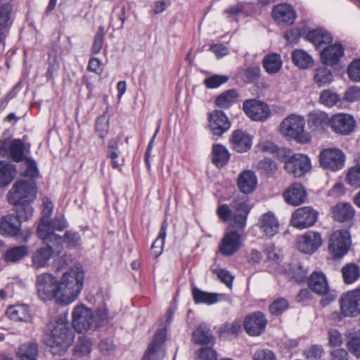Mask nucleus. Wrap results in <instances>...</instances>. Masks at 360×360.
Here are the masks:
<instances>
[{"label": "nucleus", "instance_id": "obj_1", "mask_svg": "<svg viewBox=\"0 0 360 360\" xmlns=\"http://www.w3.org/2000/svg\"><path fill=\"white\" fill-rule=\"evenodd\" d=\"M45 342L54 355L63 354L72 345L75 333L70 327L67 319L56 317L47 324Z\"/></svg>", "mask_w": 360, "mask_h": 360}, {"label": "nucleus", "instance_id": "obj_2", "mask_svg": "<svg viewBox=\"0 0 360 360\" xmlns=\"http://www.w3.org/2000/svg\"><path fill=\"white\" fill-rule=\"evenodd\" d=\"M84 273L82 268H71L63 273L59 285L58 303L69 304L79 297L84 285Z\"/></svg>", "mask_w": 360, "mask_h": 360}, {"label": "nucleus", "instance_id": "obj_3", "mask_svg": "<svg viewBox=\"0 0 360 360\" xmlns=\"http://www.w3.org/2000/svg\"><path fill=\"white\" fill-rule=\"evenodd\" d=\"M304 119L296 115L285 118L280 124V132L284 136L294 139L301 143H307L311 136L304 131Z\"/></svg>", "mask_w": 360, "mask_h": 360}, {"label": "nucleus", "instance_id": "obj_4", "mask_svg": "<svg viewBox=\"0 0 360 360\" xmlns=\"http://www.w3.org/2000/svg\"><path fill=\"white\" fill-rule=\"evenodd\" d=\"M37 195V187L32 181H19L16 182L7 195L10 204H27L33 201Z\"/></svg>", "mask_w": 360, "mask_h": 360}, {"label": "nucleus", "instance_id": "obj_5", "mask_svg": "<svg viewBox=\"0 0 360 360\" xmlns=\"http://www.w3.org/2000/svg\"><path fill=\"white\" fill-rule=\"evenodd\" d=\"M36 287L39 299L44 302L56 300L58 303L59 285L56 278L51 274H39L36 278Z\"/></svg>", "mask_w": 360, "mask_h": 360}, {"label": "nucleus", "instance_id": "obj_6", "mask_svg": "<svg viewBox=\"0 0 360 360\" xmlns=\"http://www.w3.org/2000/svg\"><path fill=\"white\" fill-rule=\"evenodd\" d=\"M308 285L314 293L324 296L321 300L324 305L328 304L337 297L336 292L330 290L326 277L322 272H313L308 278Z\"/></svg>", "mask_w": 360, "mask_h": 360}, {"label": "nucleus", "instance_id": "obj_7", "mask_svg": "<svg viewBox=\"0 0 360 360\" xmlns=\"http://www.w3.org/2000/svg\"><path fill=\"white\" fill-rule=\"evenodd\" d=\"M351 244L349 231L338 230L334 231L330 237L328 250L333 257L342 258L348 252Z\"/></svg>", "mask_w": 360, "mask_h": 360}, {"label": "nucleus", "instance_id": "obj_8", "mask_svg": "<svg viewBox=\"0 0 360 360\" xmlns=\"http://www.w3.org/2000/svg\"><path fill=\"white\" fill-rule=\"evenodd\" d=\"M166 330L158 329L149 343L141 360H162L165 356Z\"/></svg>", "mask_w": 360, "mask_h": 360}, {"label": "nucleus", "instance_id": "obj_9", "mask_svg": "<svg viewBox=\"0 0 360 360\" xmlns=\"http://www.w3.org/2000/svg\"><path fill=\"white\" fill-rule=\"evenodd\" d=\"M72 326L79 333L89 330L94 321L93 311L84 304L76 306L72 311Z\"/></svg>", "mask_w": 360, "mask_h": 360}, {"label": "nucleus", "instance_id": "obj_10", "mask_svg": "<svg viewBox=\"0 0 360 360\" xmlns=\"http://www.w3.org/2000/svg\"><path fill=\"white\" fill-rule=\"evenodd\" d=\"M345 154L338 148H329L324 149L319 155L321 166L333 172L342 169L345 165Z\"/></svg>", "mask_w": 360, "mask_h": 360}, {"label": "nucleus", "instance_id": "obj_11", "mask_svg": "<svg viewBox=\"0 0 360 360\" xmlns=\"http://www.w3.org/2000/svg\"><path fill=\"white\" fill-rule=\"evenodd\" d=\"M243 108L247 116L254 121L264 122L271 114L268 105L256 99L245 101Z\"/></svg>", "mask_w": 360, "mask_h": 360}, {"label": "nucleus", "instance_id": "obj_12", "mask_svg": "<svg viewBox=\"0 0 360 360\" xmlns=\"http://www.w3.org/2000/svg\"><path fill=\"white\" fill-rule=\"evenodd\" d=\"M341 313L344 316H356L360 314V289L343 294L340 299Z\"/></svg>", "mask_w": 360, "mask_h": 360}, {"label": "nucleus", "instance_id": "obj_13", "mask_svg": "<svg viewBox=\"0 0 360 360\" xmlns=\"http://www.w3.org/2000/svg\"><path fill=\"white\" fill-rule=\"evenodd\" d=\"M311 169L310 160L303 154H293L291 158L286 160L284 169L294 177L303 176Z\"/></svg>", "mask_w": 360, "mask_h": 360}, {"label": "nucleus", "instance_id": "obj_14", "mask_svg": "<svg viewBox=\"0 0 360 360\" xmlns=\"http://www.w3.org/2000/svg\"><path fill=\"white\" fill-rule=\"evenodd\" d=\"M318 218V212L310 207L298 208L292 216L291 223L293 226L304 229L313 226Z\"/></svg>", "mask_w": 360, "mask_h": 360}, {"label": "nucleus", "instance_id": "obj_15", "mask_svg": "<svg viewBox=\"0 0 360 360\" xmlns=\"http://www.w3.org/2000/svg\"><path fill=\"white\" fill-rule=\"evenodd\" d=\"M355 126L354 118L349 114L339 113L333 115L331 118V129L335 133L340 135L350 134L354 131Z\"/></svg>", "mask_w": 360, "mask_h": 360}, {"label": "nucleus", "instance_id": "obj_16", "mask_svg": "<svg viewBox=\"0 0 360 360\" xmlns=\"http://www.w3.org/2000/svg\"><path fill=\"white\" fill-rule=\"evenodd\" d=\"M273 19L281 25H291L294 23L297 14L294 8L288 4H279L273 7Z\"/></svg>", "mask_w": 360, "mask_h": 360}, {"label": "nucleus", "instance_id": "obj_17", "mask_svg": "<svg viewBox=\"0 0 360 360\" xmlns=\"http://www.w3.org/2000/svg\"><path fill=\"white\" fill-rule=\"evenodd\" d=\"M231 127V122L221 110H215L210 114L209 128L214 136H221Z\"/></svg>", "mask_w": 360, "mask_h": 360}, {"label": "nucleus", "instance_id": "obj_18", "mask_svg": "<svg viewBox=\"0 0 360 360\" xmlns=\"http://www.w3.org/2000/svg\"><path fill=\"white\" fill-rule=\"evenodd\" d=\"M283 197L287 204L298 206L306 201L307 193L302 184L294 183L284 191Z\"/></svg>", "mask_w": 360, "mask_h": 360}, {"label": "nucleus", "instance_id": "obj_19", "mask_svg": "<svg viewBox=\"0 0 360 360\" xmlns=\"http://www.w3.org/2000/svg\"><path fill=\"white\" fill-rule=\"evenodd\" d=\"M266 319L262 312H255L246 316L244 321V328L246 333L251 336H257L262 334L265 329Z\"/></svg>", "mask_w": 360, "mask_h": 360}, {"label": "nucleus", "instance_id": "obj_20", "mask_svg": "<svg viewBox=\"0 0 360 360\" xmlns=\"http://www.w3.org/2000/svg\"><path fill=\"white\" fill-rule=\"evenodd\" d=\"M240 236L236 231H229L224 236L219 245V251L224 256L234 255L240 248Z\"/></svg>", "mask_w": 360, "mask_h": 360}, {"label": "nucleus", "instance_id": "obj_21", "mask_svg": "<svg viewBox=\"0 0 360 360\" xmlns=\"http://www.w3.org/2000/svg\"><path fill=\"white\" fill-rule=\"evenodd\" d=\"M344 53V48L340 44H328L321 50L320 58L324 65L333 66L339 63Z\"/></svg>", "mask_w": 360, "mask_h": 360}, {"label": "nucleus", "instance_id": "obj_22", "mask_svg": "<svg viewBox=\"0 0 360 360\" xmlns=\"http://www.w3.org/2000/svg\"><path fill=\"white\" fill-rule=\"evenodd\" d=\"M322 244L320 233L308 231L298 241V249L306 254H313Z\"/></svg>", "mask_w": 360, "mask_h": 360}, {"label": "nucleus", "instance_id": "obj_23", "mask_svg": "<svg viewBox=\"0 0 360 360\" xmlns=\"http://www.w3.org/2000/svg\"><path fill=\"white\" fill-rule=\"evenodd\" d=\"M46 225L47 227L44 229L45 231L46 237H39L40 239L44 240L45 243H49L52 240H56L58 243H60L62 240L61 237L54 232L55 231H63L67 227V222L65 218L61 216L59 217H56L54 219L50 221L49 220Z\"/></svg>", "mask_w": 360, "mask_h": 360}, {"label": "nucleus", "instance_id": "obj_24", "mask_svg": "<svg viewBox=\"0 0 360 360\" xmlns=\"http://www.w3.org/2000/svg\"><path fill=\"white\" fill-rule=\"evenodd\" d=\"M21 231V224L18 217L8 214L0 220V234L8 237H18Z\"/></svg>", "mask_w": 360, "mask_h": 360}, {"label": "nucleus", "instance_id": "obj_25", "mask_svg": "<svg viewBox=\"0 0 360 360\" xmlns=\"http://www.w3.org/2000/svg\"><path fill=\"white\" fill-rule=\"evenodd\" d=\"M331 118L323 111L314 110L308 115L307 124L311 131L322 132L330 126Z\"/></svg>", "mask_w": 360, "mask_h": 360}, {"label": "nucleus", "instance_id": "obj_26", "mask_svg": "<svg viewBox=\"0 0 360 360\" xmlns=\"http://www.w3.org/2000/svg\"><path fill=\"white\" fill-rule=\"evenodd\" d=\"M307 39L312 43L316 49H323L333 41L330 32L323 28H317L308 32Z\"/></svg>", "mask_w": 360, "mask_h": 360}, {"label": "nucleus", "instance_id": "obj_27", "mask_svg": "<svg viewBox=\"0 0 360 360\" xmlns=\"http://www.w3.org/2000/svg\"><path fill=\"white\" fill-rule=\"evenodd\" d=\"M258 225L267 237H273L279 229V223L274 214L270 212L265 213L260 217Z\"/></svg>", "mask_w": 360, "mask_h": 360}, {"label": "nucleus", "instance_id": "obj_28", "mask_svg": "<svg viewBox=\"0 0 360 360\" xmlns=\"http://www.w3.org/2000/svg\"><path fill=\"white\" fill-rule=\"evenodd\" d=\"M234 209L233 214V222L238 228L242 229L245 226L248 215L250 212V207L247 201L244 200H233V204L231 205Z\"/></svg>", "mask_w": 360, "mask_h": 360}, {"label": "nucleus", "instance_id": "obj_29", "mask_svg": "<svg viewBox=\"0 0 360 360\" xmlns=\"http://www.w3.org/2000/svg\"><path fill=\"white\" fill-rule=\"evenodd\" d=\"M53 250L47 243L45 247L36 250L32 256V265L35 269L44 268L49 265V262L53 257Z\"/></svg>", "mask_w": 360, "mask_h": 360}, {"label": "nucleus", "instance_id": "obj_30", "mask_svg": "<svg viewBox=\"0 0 360 360\" xmlns=\"http://www.w3.org/2000/svg\"><path fill=\"white\" fill-rule=\"evenodd\" d=\"M231 143L233 148L238 153L246 152L252 146L251 137L242 130H236L232 133Z\"/></svg>", "mask_w": 360, "mask_h": 360}, {"label": "nucleus", "instance_id": "obj_31", "mask_svg": "<svg viewBox=\"0 0 360 360\" xmlns=\"http://www.w3.org/2000/svg\"><path fill=\"white\" fill-rule=\"evenodd\" d=\"M193 340L195 344L202 346H213L214 337L210 328L205 323L199 326L193 332Z\"/></svg>", "mask_w": 360, "mask_h": 360}, {"label": "nucleus", "instance_id": "obj_32", "mask_svg": "<svg viewBox=\"0 0 360 360\" xmlns=\"http://www.w3.org/2000/svg\"><path fill=\"white\" fill-rule=\"evenodd\" d=\"M257 184V176L252 171H244L238 178V187L242 193L245 194L253 192Z\"/></svg>", "mask_w": 360, "mask_h": 360}, {"label": "nucleus", "instance_id": "obj_33", "mask_svg": "<svg viewBox=\"0 0 360 360\" xmlns=\"http://www.w3.org/2000/svg\"><path fill=\"white\" fill-rule=\"evenodd\" d=\"M333 217L340 222L347 221L354 216V210L349 203L340 202L333 207Z\"/></svg>", "mask_w": 360, "mask_h": 360}, {"label": "nucleus", "instance_id": "obj_34", "mask_svg": "<svg viewBox=\"0 0 360 360\" xmlns=\"http://www.w3.org/2000/svg\"><path fill=\"white\" fill-rule=\"evenodd\" d=\"M53 209V204L52 201L47 197L43 198L42 202V217L38 225L37 230V235L38 237H46L45 231H44L47 226L46 223L49 221Z\"/></svg>", "mask_w": 360, "mask_h": 360}, {"label": "nucleus", "instance_id": "obj_35", "mask_svg": "<svg viewBox=\"0 0 360 360\" xmlns=\"http://www.w3.org/2000/svg\"><path fill=\"white\" fill-rule=\"evenodd\" d=\"M25 150V145L20 139L12 140L8 146L9 157L15 162H20L26 159Z\"/></svg>", "mask_w": 360, "mask_h": 360}, {"label": "nucleus", "instance_id": "obj_36", "mask_svg": "<svg viewBox=\"0 0 360 360\" xmlns=\"http://www.w3.org/2000/svg\"><path fill=\"white\" fill-rule=\"evenodd\" d=\"M291 58L293 63L300 69H307L314 64L311 56L302 49L294 50Z\"/></svg>", "mask_w": 360, "mask_h": 360}, {"label": "nucleus", "instance_id": "obj_37", "mask_svg": "<svg viewBox=\"0 0 360 360\" xmlns=\"http://www.w3.org/2000/svg\"><path fill=\"white\" fill-rule=\"evenodd\" d=\"M6 314L14 321H27L30 319L29 307L25 304L9 307Z\"/></svg>", "mask_w": 360, "mask_h": 360}, {"label": "nucleus", "instance_id": "obj_38", "mask_svg": "<svg viewBox=\"0 0 360 360\" xmlns=\"http://www.w3.org/2000/svg\"><path fill=\"white\" fill-rule=\"evenodd\" d=\"M192 295L195 304L210 305L218 301V295L217 293L205 292L195 286L192 288Z\"/></svg>", "mask_w": 360, "mask_h": 360}, {"label": "nucleus", "instance_id": "obj_39", "mask_svg": "<svg viewBox=\"0 0 360 360\" xmlns=\"http://www.w3.org/2000/svg\"><path fill=\"white\" fill-rule=\"evenodd\" d=\"M168 224L166 220H165L161 225L160 231L158 236L155 240L153 243L151 245L150 253L152 256L157 259L162 254L163 250V246L165 244V238L167 236V229Z\"/></svg>", "mask_w": 360, "mask_h": 360}, {"label": "nucleus", "instance_id": "obj_40", "mask_svg": "<svg viewBox=\"0 0 360 360\" xmlns=\"http://www.w3.org/2000/svg\"><path fill=\"white\" fill-rule=\"evenodd\" d=\"M230 158L228 150L221 144H214L212 147V162L217 167H223Z\"/></svg>", "mask_w": 360, "mask_h": 360}, {"label": "nucleus", "instance_id": "obj_41", "mask_svg": "<svg viewBox=\"0 0 360 360\" xmlns=\"http://www.w3.org/2000/svg\"><path fill=\"white\" fill-rule=\"evenodd\" d=\"M333 80L332 71L326 66H321L314 70V82L321 87L330 84Z\"/></svg>", "mask_w": 360, "mask_h": 360}, {"label": "nucleus", "instance_id": "obj_42", "mask_svg": "<svg viewBox=\"0 0 360 360\" xmlns=\"http://www.w3.org/2000/svg\"><path fill=\"white\" fill-rule=\"evenodd\" d=\"M238 94L236 89H231L224 91L216 98V105L221 108H228L237 102Z\"/></svg>", "mask_w": 360, "mask_h": 360}, {"label": "nucleus", "instance_id": "obj_43", "mask_svg": "<svg viewBox=\"0 0 360 360\" xmlns=\"http://www.w3.org/2000/svg\"><path fill=\"white\" fill-rule=\"evenodd\" d=\"M38 354V347L36 343H25L18 348L17 354L20 360H36Z\"/></svg>", "mask_w": 360, "mask_h": 360}, {"label": "nucleus", "instance_id": "obj_44", "mask_svg": "<svg viewBox=\"0 0 360 360\" xmlns=\"http://www.w3.org/2000/svg\"><path fill=\"white\" fill-rule=\"evenodd\" d=\"M343 281L346 284L354 283L360 276V269L354 263L345 264L342 268Z\"/></svg>", "mask_w": 360, "mask_h": 360}, {"label": "nucleus", "instance_id": "obj_45", "mask_svg": "<svg viewBox=\"0 0 360 360\" xmlns=\"http://www.w3.org/2000/svg\"><path fill=\"white\" fill-rule=\"evenodd\" d=\"M281 56L276 53L269 54L263 59V67L269 74L278 72L281 68Z\"/></svg>", "mask_w": 360, "mask_h": 360}, {"label": "nucleus", "instance_id": "obj_46", "mask_svg": "<svg viewBox=\"0 0 360 360\" xmlns=\"http://www.w3.org/2000/svg\"><path fill=\"white\" fill-rule=\"evenodd\" d=\"M28 254L26 245L15 246L8 249L4 255L5 260L8 262H16L24 258Z\"/></svg>", "mask_w": 360, "mask_h": 360}, {"label": "nucleus", "instance_id": "obj_47", "mask_svg": "<svg viewBox=\"0 0 360 360\" xmlns=\"http://www.w3.org/2000/svg\"><path fill=\"white\" fill-rule=\"evenodd\" d=\"M16 174V168L13 165H6L0 168V187L9 185Z\"/></svg>", "mask_w": 360, "mask_h": 360}, {"label": "nucleus", "instance_id": "obj_48", "mask_svg": "<svg viewBox=\"0 0 360 360\" xmlns=\"http://www.w3.org/2000/svg\"><path fill=\"white\" fill-rule=\"evenodd\" d=\"M13 205L15 206V212L16 214L15 217L18 218L20 224L22 221L29 220L32 217L33 208L30 204L19 203Z\"/></svg>", "mask_w": 360, "mask_h": 360}, {"label": "nucleus", "instance_id": "obj_49", "mask_svg": "<svg viewBox=\"0 0 360 360\" xmlns=\"http://www.w3.org/2000/svg\"><path fill=\"white\" fill-rule=\"evenodd\" d=\"M11 11L10 3L0 1V29L9 28Z\"/></svg>", "mask_w": 360, "mask_h": 360}, {"label": "nucleus", "instance_id": "obj_50", "mask_svg": "<svg viewBox=\"0 0 360 360\" xmlns=\"http://www.w3.org/2000/svg\"><path fill=\"white\" fill-rule=\"evenodd\" d=\"M346 180L348 184L354 188L360 187V163L348 169Z\"/></svg>", "mask_w": 360, "mask_h": 360}, {"label": "nucleus", "instance_id": "obj_51", "mask_svg": "<svg viewBox=\"0 0 360 360\" xmlns=\"http://www.w3.org/2000/svg\"><path fill=\"white\" fill-rule=\"evenodd\" d=\"M108 129L109 118L105 115L99 116L96 119L95 124V130L98 136L101 139H104L108 132Z\"/></svg>", "mask_w": 360, "mask_h": 360}, {"label": "nucleus", "instance_id": "obj_52", "mask_svg": "<svg viewBox=\"0 0 360 360\" xmlns=\"http://www.w3.org/2000/svg\"><path fill=\"white\" fill-rule=\"evenodd\" d=\"M92 343L91 340L86 337H80L75 346V353L79 356L88 355L91 352Z\"/></svg>", "mask_w": 360, "mask_h": 360}, {"label": "nucleus", "instance_id": "obj_53", "mask_svg": "<svg viewBox=\"0 0 360 360\" xmlns=\"http://www.w3.org/2000/svg\"><path fill=\"white\" fill-rule=\"evenodd\" d=\"M339 100V96L335 92H333L330 89L323 90L320 94V102L328 107L335 105Z\"/></svg>", "mask_w": 360, "mask_h": 360}, {"label": "nucleus", "instance_id": "obj_54", "mask_svg": "<svg viewBox=\"0 0 360 360\" xmlns=\"http://www.w3.org/2000/svg\"><path fill=\"white\" fill-rule=\"evenodd\" d=\"M288 308V302L283 297L275 300L269 306V311L272 315L278 316Z\"/></svg>", "mask_w": 360, "mask_h": 360}, {"label": "nucleus", "instance_id": "obj_55", "mask_svg": "<svg viewBox=\"0 0 360 360\" xmlns=\"http://www.w3.org/2000/svg\"><path fill=\"white\" fill-rule=\"evenodd\" d=\"M104 36V27L101 26L98 28V30L94 38V42L91 48V52L94 54H97L101 51L103 46Z\"/></svg>", "mask_w": 360, "mask_h": 360}, {"label": "nucleus", "instance_id": "obj_56", "mask_svg": "<svg viewBox=\"0 0 360 360\" xmlns=\"http://www.w3.org/2000/svg\"><path fill=\"white\" fill-rule=\"evenodd\" d=\"M347 345L349 352L356 358H360V335H352Z\"/></svg>", "mask_w": 360, "mask_h": 360}, {"label": "nucleus", "instance_id": "obj_57", "mask_svg": "<svg viewBox=\"0 0 360 360\" xmlns=\"http://www.w3.org/2000/svg\"><path fill=\"white\" fill-rule=\"evenodd\" d=\"M63 238L67 246L70 248H77L81 245V237L78 232L67 231Z\"/></svg>", "mask_w": 360, "mask_h": 360}, {"label": "nucleus", "instance_id": "obj_58", "mask_svg": "<svg viewBox=\"0 0 360 360\" xmlns=\"http://www.w3.org/2000/svg\"><path fill=\"white\" fill-rule=\"evenodd\" d=\"M261 76V70L259 66L247 68L244 71V81L247 83L257 82Z\"/></svg>", "mask_w": 360, "mask_h": 360}, {"label": "nucleus", "instance_id": "obj_59", "mask_svg": "<svg viewBox=\"0 0 360 360\" xmlns=\"http://www.w3.org/2000/svg\"><path fill=\"white\" fill-rule=\"evenodd\" d=\"M229 80V77L225 75H212L204 80V84L208 89L217 88L220 85L226 83Z\"/></svg>", "mask_w": 360, "mask_h": 360}, {"label": "nucleus", "instance_id": "obj_60", "mask_svg": "<svg viewBox=\"0 0 360 360\" xmlns=\"http://www.w3.org/2000/svg\"><path fill=\"white\" fill-rule=\"evenodd\" d=\"M196 360H216L217 354L212 346H202L196 353Z\"/></svg>", "mask_w": 360, "mask_h": 360}, {"label": "nucleus", "instance_id": "obj_61", "mask_svg": "<svg viewBox=\"0 0 360 360\" xmlns=\"http://www.w3.org/2000/svg\"><path fill=\"white\" fill-rule=\"evenodd\" d=\"M324 354L323 347L319 345H314L304 351V355L309 360H319Z\"/></svg>", "mask_w": 360, "mask_h": 360}, {"label": "nucleus", "instance_id": "obj_62", "mask_svg": "<svg viewBox=\"0 0 360 360\" xmlns=\"http://www.w3.org/2000/svg\"><path fill=\"white\" fill-rule=\"evenodd\" d=\"M349 78L353 82H360V58L353 60L347 69Z\"/></svg>", "mask_w": 360, "mask_h": 360}, {"label": "nucleus", "instance_id": "obj_63", "mask_svg": "<svg viewBox=\"0 0 360 360\" xmlns=\"http://www.w3.org/2000/svg\"><path fill=\"white\" fill-rule=\"evenodd\" d=\"M257 168L265 173H274L277 169L276 164L269 158H264L257 163Z\"/></svg>", "mask_w": 360, "mask_h": 360}, {"label": "nucleus", "instance_id": "obj_64", "mask_svg": "<svg viewBox=\"0 0 360 360\" xmlns=\"http://www.w3.org/2000/svg\"><path fill=\"white\" fill-rule=\"evenodd\" d=\"M307 274V269L299 263L295 264L292 268V278L299 283L306 279Z\"/></svg>", "mask_w": 360, "mask_h": 360}]
</instances>
